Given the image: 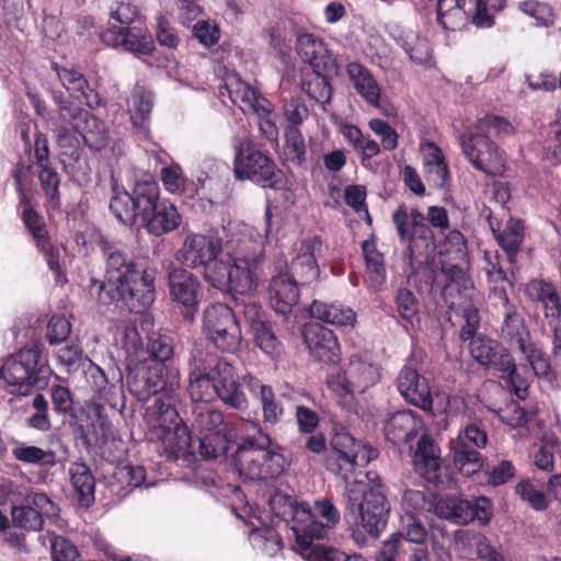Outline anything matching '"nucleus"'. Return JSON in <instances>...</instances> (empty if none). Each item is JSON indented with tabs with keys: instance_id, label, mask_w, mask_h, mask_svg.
<instances>
[{
	"instance_id": "412c9836",
	"label": "nucleus",
	"mask_w": 561,
	"mask_h": 561,
	"mask_svg": "<svg viewBox=\"0 0 561 561\" xmlns=\"http://www.w3.org/2000/svg\"><path fill=\"white\" fill-rule=\"evenodd\" d=\"M101 38L108 46H122L125 50L139 55H149L153 49L152 37L144 21L131 26L107 27L102 33Z\"/></svg>"
},
{
	"instance_id": "774afa93",
	"label": "nucleus",
	"mask_w": 561,
	"mask_h": 561,
	"mask_svg": "<svg viewBox=\"0 0 561 561\" xmlns=\"http://www.w3.org/2000/svg\"><path fill=\"white\" fill-rule=\"evenodd\" d=\"M516 493L535 511L548 508L549 500L545 492L528 480L520 481L516 485Z\"/></svg>"
},
{
	"instance_id": "a18cd8bd",
	"label": "nucleus",
	"mask_w": 561,
	"mask_h": 561,
	"mask_svg": "<svg viewBox=\"0 0 561 561\" xmlns=\"http://www.w3.org/2000/svg\"><path fill=\"white\" fill-rule=\"evenodd\" d=\"M396 41L412 61L421 65L428 64L431 59L428 42L425 38H421L417 33L412 30H402L396 37Z\"/></svg>"
},
{
	"instance_id": "423d86ee",
	"label": "nucleus",
	"mask_w": 561,
	"mask_h": 561,
	"mask_svg": "<svg viewBox=\"0 0 561 561\" xmlns=\"http://www.w3.org/2000/svg\"><path fill=\"white\" fill-rule=\"evenodd\" d=\"M48 375L42 345L35 341L11 355L0 368V379L12 387V393L20 396H26L33 387L46 383Z\"/></svg>"
},
{
	"instance_id": "4be33fe9",
	"label": "nucleus",
	"mask_w": 561,
	"mask_h": 561,
	"mask_svg": "<svg viewBox=\"0 0 561 561\" xmlns=\"http://www.w3.org/2000/svg\"><path fill=\"white\" fill-rule=\"evenodd\" d=\"M322 242L319 237H310L300 241L290 263V277L301 286L310 285L319 278L320 268L317 257L321 253Z\"/></svg>"
},
{
	"instance_id": "338daca9",
	"label": "nucleus",
	"mask_w": 561,
	"mask_h": 561,
	"mask_svg": "<svg viewBox=\"0 0 561 561\" xmlns=\"http://www.w3.org/2000/svg\"><path fill=\"white\" fill-rule=\"evenodd\" d=\"M236 312L243 314L244 321L249 324L251 330L267 322L266 313L262 307L250 296L245 299H236L234 313Z\"/></svg>"
},
{
	"instance_id": "5701e85b",
	"label": "nucleus",
	"mask_w": 561,
	"mask_h": 561,
	"mask_svg": "<svg viewBox=\"0 0 561 561\" xmlns=\"http://www.w3.org/2000/svg\"><path fill=\"white\" fill-rule=\"evenodd\" d=\"M397 389L407 402L424 411L432 410L431 388L412 362H408L396 379Z\"/></svg>"
},
{
	"instance_id": "5fc2aeb1",
	"label": "nucleus",
	"mask_w": 561,
	"mask_h": 561,
	"mask_svg": "<svg viewBox=\"0 0 561 561\" xmlns=\"http://www.w3.org/2000/svg\"><path fill=\"white\" fill-rule=\"evenodd\" d=\"M413 224L414 228L408 242L411 255H414L421 247L428 248L434 241L432 229L424 222V216L417 209H413Z\"/></svg>"
},
{
	"instance_id": "473e14b6",
	"label": "nucleus",
	"mask_w": 561,
	"mask_h": 561,
	"mask_svg": "<svg viewBox=\"0 0 561 561\" xmlns=\"http://www.w3.org/2000/svg\"><path fill=\"white\" fill-rule=\"evenodd\" d=\"M59 81L69 94L78 101L84 103L90 108H95L101 105V98L89 84L85 77L72 68L59 67L54 65Z\"/></svg>"
},
{
	"instance_id": "cd10ccee",
	"label": "nucleus",
	"mask_w": 561,
	"mask_h": 561,
	"mask_svg": "<svg viewBox=\"0 0 561 561\" xmlns=\"http://www.w3.org/2000/svg\"><path fill=\"white\" fill-rule=\"evenodd\" d=\"M304 339L310 354L318 360L335 363L340 357V345L334 332L319 323L305 328Z\"/></svg>"
},
{
	"instance_id": "603ef678",
	"label": "nucleus",
	"mask_w": 561,
	"mask_h": 561,
	"mask_svg": "<svg viewBox=\"0 0 561 561\" xmlns=\"http://www.w3.org/2000/svg\"><path fill=\"white\" fill-rule=\"evenodd\" d=\"M457 540H461L467 545L474 547L479 558L485 561H505L504 558L491 546L489 539L479 533L457 531L455 535Z\"/></svg>"
},
{
	"instance_id": "f03ea898",
	"label": "nucleus",
	"mask_w": 561,
	"mask_h": 561,
	"mask_svg": "<svg viewBox=\"0 0 561 561\" xmlns=\"http://www.w3.org/2000/svg\"><path fill=\"white\" fill-rule=\"evenodd\" d=\"M188 365L187 393L192 401L210 403L218 399L238 411L248 408L249 401L230 363L194 348Z\"/></svg>"
},
{
	"instance_id": "37998d69",
	"label": "nucleus",
	"mask_w": 561,
	"mask_h": 561,
	"mask_svg": "<svg viewBox=\"0 0 561 561\" xmlns=\"http://www.w3.org/2000/svg\"><path fill=\"white\" fill-rule=\"evenodd\" d=\"M296 49L302 61L314 69L328 68V50L319 38L312 34H301L297 38Z\"/></svg>"
},
{
	"instance_id": "de8ad7c7",
	"label": "nucleus",
	"mask_w": 561,
	"mask_h": 561,
	"mask_svg": "<svg viewBox=\"0 0 561 561\" xmlns=\"http://www.w3.org/2000/svg\"><path fill=\"white\" fill-rule=\"evenodd\" d=\"M362 250L369 274V280L375 288L380 287L386 280L383 256L377 250L374 240L364 241L362 244Z\"/></svg>"
},
{
	"instance_id": "72a5a7b5",
	"label": "nucleus",
	"mask_w": 561,
	"mask_h": 561,
	"mask_svg": "<svg viewBox=\"0 0 561 561\" xmlns=\"http://www.w3.org/2000/svg\"><path fill=\"white\" fill-rule=\"evenodd\" d=\"M298 285L294 278L286 273L272 277L268 286V297L272 308L280 314H288L299 300Z\"/></svg>"
},
{
	"instance_id": "c756f323",
	"label": "nucleus",
	"mask_w": 561,
	"mask_h": 561,
	"mask_svg": "<svg viewBox=\"0 0 561 561\" xmlns=\"http://www.w3.org/2000/svg\"><path fill=\"white\" fill-rule=\"evenodd\" d=\"M423 427L422 419L414 411L401 410L389 416L383 431L389 442L400 445L415 438L423 431Z\"/></svg>"
},
{
	"instance_id": "f8f14e48",
	"label": "nucleus",
	"mask_w": 561,
	"mask_h": 561,
	"mask_svg": "<svg viewBox=\"0 0 561 561\" xmlns=\"http://www.w3.org/2000/svg\"><path fill=\"white\" fill-rule=\"evenodd\" d=\"M203 331L206 337L222 352L233 353L241 346L242 335L234 310L226 304H213L205 309Z\"/></svg>"
},
{
	"instance_id": "4d7b16f0",
	"label": "nucleus",
	"mask_w": 561,
	"mask_h": 561,
	"mask_svg": "<svg viewBox=\"0 0 561 561\" xmlns=\"http://www.w3.org/2000/svg\"><path fill=\"white\" fill-rule=\"evenodd\" d=\"M331 529L327 524L316 520L313 517L304 527H293L297 545L305 550L312 547L313 539L327 537Z\"/></svg>"
},
{
	"instance_id": "9d476101",
	"label": "nucleus",
	"mask_w": 561,
	"mask_h": 561,
	"mask_svg": "<svg viewBox=\"0 0 561 561\" xmlns=\"http://www.w3.org/2000/svg\"><path fill=\"white\" fill-rule=\"evenodd\" d=\"M193 427L198 432V453L205 460L226 455L232 433L224 413L207 407H197L193 411Z\"/></svg>"
},
{
	"instance_id": "680f3d73",
	"label": "nucleus",
	"mask_w": 561,
	"mask_h": 561,
	"mask_svg": "<svg viewBox=\"0 0 561 561\" xmlns=\"http://www.w3.org/2000/svg\"><path fill=\"white\" fill-rule=\"evenodd\" d=\"M50 547L51 558L54 561H77L79 552L76 546L62 536L54 533H47L44 536Z\"/></svg>"
},
{
	"instance_id": "c9c22d12",
	"label": "nucleus",
	"mask_w": 561,
	"mask_h": 561,
	"mask_svg": "<svg viewBox=\"0 0 561 561\" xmlns=\"http://www.w3.org/2000/svg\"><path fill=\"white\" fill-rule=\"evenodd\" d=\"M415 470L428 481H435L440 470L439 447L428 435H422L413 455Z\"/></svg>"
},
{
	"instance_id": "a19ab883",
	"label": "nucleus",
	"mask_w": 561,
	"mask_h": 561,
	"mask_svg": "<svg viewBox=\"0 0 561 561\" xmlns=\"http://www.w3.org/2000/svg\"><path fill=\"white\" fill-rule=\"evenodd\" d=\"M70 482L81 506L89 507L94 502L95 480L90 468L83 462H73L69 468Z\"/></svg>"
},
{
	"instance_id": "f704fd0d",
	"label": "nucleus",
	"mask_w": 561,
	"mask_h": 561,
	"mask_svg": "<svg viewBox=\"0 0 561 561\" xmlns=\"http://www.w3.org/2000/svg\"><path fill=\"white\" fill-rule=\"evenodd\" d=\"M488 221L499 245L505 253L507 264L514 266L524 239L523 222L518 219L510 218L505 226L501 228V225L495 222L492 216H489Z\"/></svg>"
},
{
	"instance_id": "bb28decb",
	"label": "nucleus",
	"mask_w": 561,
	"mask_h": 561,
	"mask_svg": "<svg viewBox=\"0 0 561 561\" xmlns=\"http://www.w3.org/2000/svg\"><path fill=\"white\" fill-rule=\"evenodd\" d=\"M346 77L354 91L374 108L381 106L382 87L365 65L350 61L345 67Z\"/></svg>"
},
{
	"instance_id": "4468645a",
	"label": "nucleus",
	"mask_w": 561,
	"mask_h": 561,
	"mask_svg": "<svg viewBox=\"0 0 561 561\" xmlns=\"http://www.w3.org/2000/svg\"><path fill=\"white\" fill-rule=\"evenodd\" d=\"M488 444L486 432L476 423H468L459 431L451 443V453L455 467L467 477L478 472L483 462L479 449Z\"/></svg>"
},
{
	"instance_id": "f257e3e1",
	"label": "nucleus",
	"mask_w": 561,
	"mask_h": 561,
	"mask_svg": "<svg viewBox=\"0 0 561 561\" xmlns=\"http://www.w3.org/2000/svg\"><path fill=\"white\" fill-rule=\"evenodd\" d=\"M106 261L105 279L91 280L90 290L101 304L122 301L131 312H142L156 299V273L151 268H139L115 245L101 244Z\"/></svg>"
},
{
	"instance_id": "6e6d98bb",
	"label": "nucleus",
	"mask_w": 561,
	"mask_h": 561,
	"mask_svg": "<svg viewBox=\"0 0 561 561\" xmlns=\"http://www.w3.org/2000/svg\"><path fill=\"white\" fill-rule=\"evenodd\" d=\"M396 310L399 316L413 324L420 320V301L415 295L407 288L398 289L394 298Z\"/></svg>"
},
{
	"instance_id": "1a4fd4ad",
	"label": "nucleus",
	"mask_w": 561,
	"mask_h": 561,
	"mask_svg": "<svg viewBox=\"0 0 561 561\" xmlns=\"http://www.w3.org/2000/svg\"><path fill=\"white\" fill-rule=\"evenodd\" d=\"M180 370L171 364L151 363L129 369L127 387L138 401H147L152 394L178 393Z\"/></svg>"
},
{
	"instance_id": "8fccbe9b",
	"label": "nucleus",
	"mask_w": 561,
	"mask_h": 561,
	"mask_svg": "<svg viewBox=\"0 0 561 561\" xmlns=\"http://www.w3.org/2000/svg\"><path fill=\"white\" fill-rule=\"evenodd\" d=\"M268 505L274 515L283 519L296 518L300 513H310V506L307 503L296 505L291 496L282 492H275L271 495Z\"/></svg>"
},
{
	"instance_id": "20e7f679",
	"label": "nucleus",
	"mask_w": 561,
	"mask_h": 561,
	"mask_svg": "<svg viewBox=\"0 0 561 561\" xmlns=\"http://www.w3.org/2000/svg\"><path fill=\"white\" fill-rule=\"evenodd\" d=\"M249 425L256 435L247 436L233 456L238 473L250 481H267L279 477L285 470V457L257 422H249Z\"/></svg>"
},
{
	"instance_id": "58836bf2",
	"label": "nucleus",
	"mask_w": 561,
	"mask_h": 561,
	"mask_svg": "<svg viewBox=\"0 0 561 561\" xmlns=\"http://www.w3.org/2000/svg\"><path fill=\"white\" fill-rule=\"evenodd\" d=\"M176 393H163L153 404L146 409L145 421L148 432L180 423L179 413L174 407Z\"/></svg>"
},
{
	"instance_id": "6ab92c4d",
	"label": "nucleus",
	"mask_w": 561,
	"mask_h": 561,
	"mask_svg": "<svg viewBox=\"0 0 561 561\" xmlns=\"http://www.w3.org/2000/svg\"><path fill=\"white\" fill-rule=\"evenodd\" d=\"M58 512V505L47 494L35 492L26 496V504L12 506L11 520L16 528L39 531L43 528L44 518L56 517Z\"/></svg>"
},
{
	"instance_id": "f3484780",
	"label": "nucleus",
	"mask_w": 561,
	"mask_h": 561,
	"mask_svg": "<svg viewBox=\"0 0 561 561\" xmlns=\"http://www.w3.org/2000/svg\"><path fill=\"white\" fill-rule=\"evenodd\" d=\"M222 245V259L228 260H265L264 243L261 234L252 227L241 222H230L226 228Z\"/></svg>"
},
{
	"instance_id": "3c124183",
	"label": "nucleus",
	"mask_w": 561,
	"mask_h": 561,
	"mask_svg": "<svg viewBox=\"0 0 561 561\" xmlns=\"http://www.w3.org/2000/svg\"><path fill=\"white\" fill-rule=\"evenodd\" d=\"M402 540H407L417 546H424L428 538V533L422 520L412 512H404L401 516L400 530Z\"/></svg>"
},
{
	"instance_id": "e433bc0d",
	"label": "nucleus",
	"mask_w": 561,
	"mask_h": 561,
	"mask_svg": "<svg viewBox=\"0 0 561 561\" xmlns=\"http://www.w3.org/2000/svg\"><path fill=\"white\" fill-rule=\"evenodd\" d=\"M500 336L511 346H517L519 351H526L531 343L529 330L517 307H510L503 313Z\"/></svg>"
},
{
	"instance_id": "79ce46f5",
	"label": "nucleus",
	"mask_w": 561,
	"mask_h": 561,
	"mask_svg": "<svg viewBox=\"0 0 561 561\" xmlns=\"http://www.w3.org/2000/svg\"><path fill=\"white\" fill-rule=\"evenodd\" d=\"M345 371L348 375L351 385L355 387L357 392H364L366 389L374 386L379 379V370L377 366L359 356L351 357Z\"/></svg>"
},
{
	"instance_id": "09e8293b",
	"label": "nucleus",
	"mask_w": 561,
	"mask_h": 561,
	"mask_svg": "<svg viewBox=\"0 0 561 561\" xmlns=\"http://www.w3.org/2000/svg\"><path fill=\"white\" fill-rule=\"evenodd\" d=\"M152 94L150 92L137 89L128 100V111L134 126L145 129L146 123L152 110Z\"/></svg>"
},
{
	"instance_id": "393cba45",
	"label": "nucleus",
	"mask_w": 561,
	"mask_h": 561,
	"mask_svg": "<svg viewBox=\"0 0 561 561\" xmlns=\"http://www.w3.org/2000/svg\"><path fill=\"white\" fill-rule=\"evenodd\" d=\"M473 336L474 334L471 336L470 354L476 362L497 371L513 370L514 358L507 350L490 337ZM468 340H470V337Z\"/></svg>"
},
{
	"instance_id": "ddd939ff",
	"label": "nucleus",
	"mask_w": 561,
	"mask_h": 561,
	"mask_svg": "<svg viewBox=\"0 0 561 561\" xmlns=\"http://www.w3.org/2000/svg\"><path fill=\"white\" fill-rule=\"evenodd\" d=\"M332 450L325 459L329 471L347 480L356 466H365L376 458L377 450L362 445L350 433L336 432L331 439Z\"/></svg>"
},
{
	"instance_id": "aec40b11",
	"label": "nucleus",
	"mask_w": 561,
	"mask_h": 561,
	"mask_svg": "<svg viewBox=\"0 0 561 561\" xmlns=\"http://www.w3.org/2000/svg\"><path fill=\"white\" fill-rule=\"evenodd\" d=\"M461 147L478 170L486 174L502 172L504 164L497 147L474 128L462 134Z\"/></svg>"
},
{
	"instance_id": "ea45409f",
	"label": "nucleus",
	"mask_w": 561,
	"mask_h": 561,
	"mask_svg": "<svg viewBox=\"0 0 561 561\" xmlns=\"http://www.w3.org/2000/svg\"><path fill=\"white\" fill-rule=\"evenodd\" d=\"M309 312L312 318L335 327H351L356 323V312L342 302H322L314 300Z\"/></svg>"
},
{
	"instance_id": "0e129e2a",
	"label": "nucleus",
	"mask_w": 561,
	"mask_h": 561,
	"mask_svg": "<svg viewBox=\"0 0 561 561\" xmlns=\"http://www.w3.org/2000/svg\"><path fill=\"white\" fill-rule=\"evenodd\" d=\"M142 18L138 8L130 2H118L110 12L108 27L131 26L137 22H141Z\"/></svg>"
},
{
	"instance_id": "a211bd4d",
	"label": "nucleus",
	"mask_w": 561,
	"mask_h": 561,
	"mask_svg": "<svg viewBox=\"0 0 561 561\" xmlns=\"http://www.w3.org/2000/svg\"><path fill=\"white\" fill-rule=\"evenodd\" d=\"M434 513L436 516L458 525H467L474 519L486 524L492 516V504L486 497H479L474 502L446 497L434 503Z\"/></svg>"
},
{
	"instance_id": "9b49d317",
	"label": "nucleus",
	"mask_w": 561,
	"mask_h": 561,
	"mask_svg": "<svg viewBox=\"0 0 561 561\" xmlns=\"http://www.w3.org/2000/svg\"><path fill=\"white\" fill-rule=\"evenodd\" d=\"M57 105L58 122H66L80 134L88 147L101 150L110 142V134L105 123L88 111L66 99L62 93L54 94Z\"/></svg>"
},
{
	"instance_id": "49530a36",
	"label": "nucleus",
	"mask_w": 561,
	"mask_h": 561,
	"mask_svg": "<svg viewBox=\"0 0 561 561\" xmlns=\"http://www.w3.org/2000/svg\"><path fill=\"white\" fill-rule=\"evenodd\" d=\"M486 139H505L514 134L515 127L502 116L488 114L479 118L473 127Z\"/></svg>"
},
{
	"instance_id": "c85d7f7f",
	"label": "nucleus",
	"mask_w": 561,
	"mask_h": 561,
	"mask_svg": "<svg viewBox=\"0 0 561 561\" xmlns=\"http://www.w3.org/2000/svg\"><path fill=\"white\" fill-rule=\"evenodd\" d=\"M22 219L32 233L36 248L44 255L48 267L59 276L62 273L60 251L51 243L42 218L31 207H26L23 210Z\"/></svg>"
},
{
	"instance_id": "13d9d810",
	"label": "nucleus",
	"mask_w": 561,
	"mask_h": 561,
	"mask_svg": "<svg viewBox=\"0 0 561 561\" xmlns=\"http://www.w3.org/2000/svg\"><path fill=\"white\" fill-rule=\"evenodd\" d=\"M476 5L477 0H462L460 9H454L450 12H446V14L438 15L437 22L446 31L454 32L459 30L466 22L467 15H476Z\"/></svg>"
},
{
	"instance_id": "0eeeda50",
	"label": "nucleus",
	"mask_w": 561,
	"mask_h": 561,
	"mask_svg": "<svg viewBox=\"0 0 561 561\" xmlns=\"http://www.w3.org/2000/svg\"><path fill=\"white\" fill-rule=\"evenodd\" d=\"M222 245L218 238L210 234L186 232L176 260L191 268H203L204 279L213 282L224 279Z\"/></svg>"
},
{
	"instance_id": "39448f33",
	"label": "nucleus",
	"mask_w": 561,
	"mask_h": 561,
	"mask_svg": "<svg viewBox=\"0 0 561 561\" xmlns=\"http://www.w3.org/2000/svg\"><path fill=\"white\" fill-rule=\"evenodd\" d=\"M443 273L446 278L443 297L450 310L448 320L453 322V317L459 318L457 320L461 327L459 335L461 340L467 341V339L476 334L480 324V294L459 266H444Z\"/></svg>"
},
{
	"instance_id": "dca6fc26",
	"label": "nucleus",
	"mask_w": 561,
	"mask_h": 561,
	"mask_svg": "<svg viewBox=\"0 0 561 561\" xmlns=\"http://www.w3.org/2000/svg\"><path fill=\"white\" fill-rule=\"evenodd\" d=\"M113 193L110 201L112 214L119 222L133 226L137 219L141 220L144 211L150 206L151 198L156 196V182H138L133 190V194L117 187L113 188Z\"/></svg>"
},
{
	"instance_id": "e2e57ef3",
	"label": "nucleus",
	"mask_w": 561,
	"mask_h": 561,
	"mask_svg": "<svg viewBox=\"0 0 561 561\" xmlns=\"http://www.w3.org/2000/svg\"><path fill=\"white\" fill-rule=\"evenodd\" d=\"M285 153L287 159L295 164H302L306 156L304 137L295 126H287L285 130Z\"/></svg>"
},
{
	"instance_id": "2f4dec72",
	"label": "nucleus",
	"mask_w": 561,
	"mask_h": 561,
	"mask_svg": "<svg viewBox=\"0 0 561 561\" xmlns=\"http://www.w3.org/2000/svg\"><path fill=\"white\" fill-rule=\"evenodd\" d=\"M225 90L231 102L243 112H271V103L237 75L226 78Z\"/></svg>"
},
{
	"instance_id": "7c9ffc66",
	"label": "nucleus",
	"mask_w": 561,
	"mask_h": 561,
	"mask_svg": "<svg viewBox=\"0 0 561 561\" xmlns=\"http://www.w3.org/2000/svg\"><path fill=\"white\" fill-rule=\"evenodd\" d=\"M169 291L173 301L192 309L201 299L198 278L182 267H173L169 273Z\"/></svg>"
},
{
	"instance_id": "4c0bfd02",
	"label": "nucleus",
	"mask_w": 561,
	"mask_h": 561,
	"mask_svg": "<svg viewBox=\"0 0 561 561\" xmlns=\"http://www.w3.org/2000/svg\"><path fill=\"white\" fill-rule=\"evenodd\" d=\"M55 128V135L57 145L59 148L60 160L64 165L71 167L78 164L81 168L85 162L83 157V149L80 145V140L76 134L71 133L67 126H70L66 122H58V117L53 122Z\"/></svg>"
},
{
	"instance_id": "69168bd1",
	"label": "nucleus",
	"mask_w": 561,
	"mask_h": 561,
	"mask_svg": "<svg viewBox=\"0 0 561 561\" xmlns=\"http://www.w3.org/2000/svg\"><path fill=\"white\" fill-rule=\"evenodd\" d=\"M251 331L253 333L256 346L260 347L264 353L271 356L280 355L282 344L276 337L268 321Z\"/></svg>"
},
{
	"instance_id": "b1692460",
	"label": "nucleus",
	"mask_w": 561,
	"mask_h": 561,
	"mask_svg": "<svg viewBox=\"0 0 561 561\" xmlns=\"http://www.w3.org/2000/svg\"><path fill=\"white\" fill-rule=\"evenodd\" d=\"M181 221L176 207L169 201L159 199V186L156 183V196L141 217L144 227L150 234L160 237L178 229Z\"/></svg>"
},
{
	"instance_id": "2eb2a0df",
	"label": "nucleus",
	"mask_w": 561,
	"mask_h": 561,
	"mask_svg": "<svg viewBox=\"0 0 561 561\" xmlns=\"http://www.w3.org/2000/svg\"><path fill=\"white\" fill-rule=\"evenodd\" d=\"M265 260H224V279L210 286L220 290H231L239 295H251L265 277Z\"/></svg>"
},
{
	"instance_id": "6e6552de",
	"label": "nucleus",
	"mask_w": 561,
	"mask_h": 561,
	"mask_svg": "<svg viewBox=\"0 0 561 561\" xmlns=\"http://www.w3.org/2000/svg\"><path fill=\"white\" fill-rule=\"evenodd\" d=\"M233 172L238 180H250L263 187L277 188L283 174L274 161L259 150L247 136L232 138Z\"/></svg>"
},
{
	"instance_id": "bf43d9fd",
	"label": "nucleus",
	"mask_w": 561,
	"mask_h": 561,
	"mask_svg": "<svg viewBox=\"0 0 561 561\" xmlns=\"http://www.w3.org/2000/svg\"><path fill=\"white\" fill-rule=\"evenodd\" d=\"M147 352L153 363L169 364L173 355V344L170 336L159 332H152L148 336Z\"/></svg>"
},
{
	"instance_id": "864d4df0",
	"label": "nucleus",
	"mask_w": 561,
	"mask_h": 561,
	"mask_svg": "<svg viewBox=\"0 0 561 561\" xmlns=\"http://www.w3.org/2000/svg\"><path fill=\"white\" fill-rule=\"evenodd\" d=\"M83 373L85 375L87 382L99 396V399L104 402H111L110 393L115 386L108 387V380L104 370L91 360H84Z\"/></svg>"
},
{
	"instance_id": "052dcab7",
	"label": "nucleus",
	"mask_w": 561,
	"mask_h": 561,
	"mask_svg": "<svg viewBox=\"0 0 561 561\" xmlns=\"http://www.w3.org/2000/svg\"><path fill=\"white\" fill-rule=\"evenodd\" d=\"M198 192L208 199L210 204H221L228 197V184L220 176L207 175L205 179H198Z\"/></svg>"
},
{
	"instance_id": "7ed1b4c3",
	"label": "nucleus",
	"mask_w": 561,
	"mask_h": 561,
	"mask_svg": "<svg viewBox=\"0 0 561 561\" xmlns=\"http://www.w3.org/2000/svg\"><path fill=\"white\" fill-rule=\"evenodd\" d=\"M368 482H346L343 495L346 514L358 519L362 528L374 539L386 529L391 504L387 488L377 472H367Z\"/></svg>"
},
{
	"instance_id": "a878e982",
	"label": "nucleus",
	"mask_w": 561,
	"mask_h": 561,
	"mask_svg": "<svg viewBox=\"0 0 561 561\" xmlns=\"http://www.w3.org/2000/svg\"><path fill=\"white\" fill-rule=\"evenodd\" d=\"M148 439L159 444L158 451L169 460H176L192 444L190 431L183 422L148 432Z\"/></svg>"
},
{
	"instance_id": "c03bdc74",
	"label": "nucleus",
	"mask_w": 561,
	"mask_h": 561,
	"mask_svg": "<svg viewBox=\"0 0 561 561\" xmlns=\"http://www.w3.org/2000/svg\"><path fill=\"white\" fill-rule=\"evenodd\" d=\"M11 454L13 458L26 465L49 466L57 463L56 453L26 443L14 442Z\"/></svg>"
}]
</instances>
